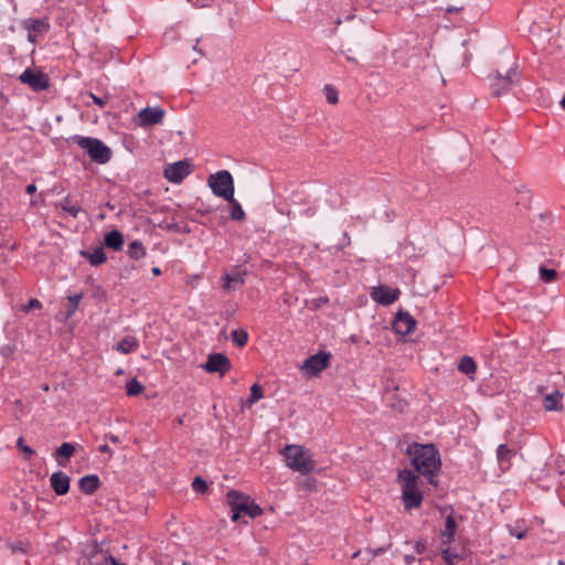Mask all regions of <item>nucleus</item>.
I'll return each mask as SVG.
<instances>
[{
    "instance_id": "f257e3e1",
    "label": "nucleus",
    "mask_w": 565,
    "mask_h": 565,
    "mask_svg": "<svg viewBox=\"0 0 565 565\" xmlns=\"http://www.w3.org/2000/svg\"><path fill=\"white\" fill-rule=\"evenodd\" d=\"M407 455L416 471L427 477L430 484L437 486L435 478L440 469L438 450L433 445L413 443L407 448Z\"/></svg>"
},
{
    "instance_id": "f03ea898",
    "label": "nucleus",
    "mask_w": 565,
    "mask_h": 565,
    "mask_svg": "<svg viewBox=\"0 0 565 565\" xmlns=\"http://www.w3.org/2000/svg\"><path fill=\"white\" fill-rule=\"evenodd\" d=\"M281 454L286 459V465L294 471L307 475L315 469L312 457L303 446L287 445Z\"/></svg>"
},
{
    "instance_id": "7ed1b4c3",
    "label": "nucleus",
    "mask_w": 565,
    "mask_h": 565,
    "mask_svg": "<svg viewBox=\"0 0 565 565\" xmlns=\"http://www.w3.org/2000/svg\"><path fill=\"white\" fill-rule=\"evenodd\" d=\"M226 498L232 510V521L234 522H237L243 514L249 518H256L263 513L260 507L252 501L249 497L244 495L237 490L228 491Z\"/></svg>"
},
{
    "instance_id": "20e7f679",
    "label": "nucleus",
    "mask_w": 565,
    "mask_h": 565,
    "mask_svg": "<svg viewBox=\"0 0 565 565\" xmlns=\"http://www.w3.org/2000/svg\"><path fill=\"white\" fill-rule=\"evenodd\" d=\"M398 480L402 484V499L406 510L418 508L423 501V494L417 489V476L407 469L398 472Z\"/></svg>"
},
{
    "instance_id": "39448f33",
    "label": "nucleus",
    "mask_w": 565,
    "mask_h": 565,
    "mask_svg": "<svg viewBox=\"0 0 565 565\" xmlns=\"http://www.w3.org/2000/svg\"><path fill=\"white\" fill-rule=\"evenodd\" d=\"M72 139L78 147L87 152L94 162L105 164L110 160L111 150L99 139L82 136H74Z\"/></svg>"
},
{
    "instance_id": "423d86ee",
    "label": "nucleus",
    "mask_w": 565,
    "mask_h": 565,
    "mask_svg": "<svg viewBox=\"0 0 565 565\" xmlns=\"http://www.w3.org/2000/svg\"><path fill=\"white\" fill-rule=\"evenodd\" d=\"M207 184L214 195L224 200H232L234 195V180L227 170L217 171L207 179Z\"/></svg>"
},
{
    "instance_id": "0eeeda50",
    "label": "nucleus",
    "mask_w": 565,
    "mask_h": 565,
    "mask_svg": "<svg viewBox=\"0 0 565 565\" xmlns=\"http://www.w3.org/2000/svg\"><path fill=\"white\" fill-rule=\"evenodd\" d=\"M78 565H125L118 563L111 555L99 548L96 544L87 545L82 556L78 558Z\"/></svg>"
},
{
    "instance_id": "6e6552de",
    "label": "nucleus",
    "mask_w": 565,
    "mask_h": 565,
    "mask_svg": "<svg viewBox=\"0 0 565 565\" xmlns=\"http://www.w3.org/2000/svg\"><path fill=\"white\" fill-rule=\"evenodd\" d=\"M489 78L491 81L492 94L494 96H500L507 93L512 85L519 82L520 74L516 67H512L504 76L500 72L495 71L489 75Z\"/></svg>"
},
{
    "instance_id": "1a4fd4ad",
    "label": "nucleus",
    "mask_w": 565,
    "mask_h": 565,
    "mask_svg": "<svg viewBox=\"0 0 565 565\" xmlns=\"http://www.w3.org/2000/svg\"><path fill=\"white\" fill-rule=\"evenodd\" d=\"M22 84L28 85L33 92L45 90L50 86L49 77L41 71L26 68L19 76Z\"/></svg>"
},
{
    "instance_id": "9d476101",
    "label": "nucleus",
    "mask_w": 565,
    "mask_h": 565,
    "mask_svg": "<svg viewBox=\"0 0 565 565\" xmlns=\"http://www.w3.org/2000/svg\"><path fill=\"white\" fill-rule=\"evenodd\" d=\"M38 498L29 492L21 491L11 502L10 508L19 516H26L34 513Z\"/></svg>"
},
{
    "instance_id": "9b49d317",
    "label": "nucleus",
    "mask_w": 565,
    "mask_h": 565,
    "mask_svg": "<svg viewBox=\"0 0 565 565\" xmlns=\"http://www.w3.org/2000/svg\"><path fill=\"white\" fill-rule=\"evenodd\" d=\"M191 173V163L185 160H180L166 166L163 175L172 183H181Z\"/></svg>"
},
{
    "instance_id": "f8f14e48",
    "label": "nucleus",
    "mask_w": 565,
    "mask_h": 565,
    "mask_svg": "<svg viewBox=\"0 0 565 565\" xmlns=\"http://www.w3.org/2000/svg\"><path fill=\"white\" fill-rule=\"evenodd\" d=\"M330 353L319 352L305 360L301 371L310 376H316L329 365Z\"/></svg>"
},
{
    "instance_id": "ddd939ff",
    "label": "nucleus",
    "mask_w": 565,
    "mask_h": 565,
    "mask_svg": "<svg viewBox=\"0 0 565 565\" xmlns=\"http://www.w3.org/2000/svg\"><path fill=\"white\" fill-rule=\"evenodd\" d=\"M203 369L209 373H218L223 376L231 370V361L223 353H212L207 356Z\"/></svg>"
},
{
    "instance_id": "4468645a",
    "label": "nucleus",
    "mask_w": 565,
    "mask_h": 565,
    "mask_svg": "<svg viewBox=\"0 0 565 565\" xmlns=\"http://www.w3.org/2000/svg\"><path fill=\"white\" fill-rule=\"evenodd\" d=\"M416 327V320L406 311L399 310L393 320L392 328L399 335L411 334Z\"/></svg>"
},
{
    "instance_id": "2eb2a0df",
    "label": "nucleus",
    "mask_w": 565,
    "mask_h": 565,
    "mask_svg": "<svg viewBox=\"0 0 565 565\" xmlns=\"http://www.w3.org/2000/svg\"><path fill=\"white\" fill-rule=\"evenodd\" d=\"M399 294L397 288L393 289L386 285H380L372 289L371 298L382 306H388L398 299Z\"/></svg>"
},
{
    "instance_id": "dca6fc26",
    "label": "nucleus",
    "mask_w": 565,
    "mask_h": 565,
    "mask_svg": "<svg viewBox=\"0 0 565 565\" xmlns=\"http://www.w3.org/2000/svg\"><path fill=\"white\" fill-rule=\"evenodd\" d=\"M138 117L140 126H153L162 121L164 110L159 107H146L138 113Z\"/></svg>"
},
{
    "instance_id": "f3484780",
    "label": "nucleus",
    "mask_w": 565,
    "mask_h": 565,
    "mask_svg": "<svg viewBox=\"0 0 565 565\" xmlns=\"http://www.w3.org/2000/svg\"><path fill=\"white\" fill-rule=\"evenodd\" d=\"M70 481V477L63 471H56L50 478L51 488L57 495H64L68 492Z\"/></svg>"
},
{
    "instance_id": "a211bd4d",
    "label": "nucleus",
    "mask_w": 565,
    "mask_h": 565,
    "mask_svg": "<svg viewBox=\"0 0 565 565\" xmlns=\"http://www.w3.org/2000/svg\"><path fill=\"white\" fill-rule=\"evenodd\" d=\"M78 487L83 493L93 494L100 487V480L96 475H87L79 479Z\"/></svg>"
},
{
    "instance_id": "6ab92c4d",
    "label": "nucleus",
    "mask_w": 565,
    "mask_h": 565,
    "mask_svg": "<svg viewBox=\"0 0 565 565\" xmlns=\"http://www.w3.org/2000/svg\"><path fill=\"white\" fill-rule=\"evenodd\" d=\"M512 456H514V451L507 445L502 444L498 447L497 459L502 471H508L510 469Z\"/></svg>"
},
{
    "instance_id": "aec40b11",
    "label": "nucleus",
    "mask_w": 565,
    "mask_h": 565,
    "mask_svg": "<svg viewBox=\"0 0 565 565\" xmlns=\"http://www.w3.org/2000/svg\"><path fill=\"white\" fill-rule=\"evenodd\" d=\"M75 454V446L71 443H63L54 452V458L60 466H65L66 461Z\"/></svg>"
},
{
    "instance_id": "412c9836",
    "label": "nucleus",
    "mask_w": 565,
    "mask_h": 565,
    "mask_svg": "<svg viewBox=\"0 0 565 565\" xmlns=\"http://www.w3.org/2000/svg\"><path fill=\"white\" fill-rule=\"evenodd\" d=\"M28 31L34 32L38 35L44 34L50 30V24L45 19H29L23 22Z\"/></svg>"
},
{
    "instance_id": "4be33fe9",
    "label": "nucleus",
    "mask_w": 565,
    "mask_h": 565,
    "mask_svg": "<svg viewBox=\"0 0 565 565\" xmlns=\"http://www.w3.org/2000/svg\"><path fill=\"white\" fill-rule=\"evenodd\" d=\"M562 397H563V394L559 391H554L553 393L547 394L543 401L544 408L548 412L562 411L563 409V405L561 403Z\"/></svg>"
},
{
    "instance_id": "5701e85b",
    "label": "nucleus",
    "mask_w": 565,
    "mask_h": 565,
    "mask_svg": "<svg viewBox=\"0 0 565 565\" xmlns=\"http://www.w3.org/2000/svg\"><path fill=\"white\" fill-rule=\"evenodd\" d=\"M104 243L108 248L120 250L124 245V236L118 230H113L106 234Z\"/></svg>"
},
{
    "instance_id": "b1692460",
    "label": "nucleus",
    "mask_w": 565,
    "mask_h": 565,
    "mask_svg": "<svg viewBox=\"0 0 565 565\" xmlns=\"http://www.w3.org/2000/svg\"><path fill=\"white\" fill-rule=\"evenodd\" d=\"M81 255L88 259L93 266H98L106 262V254L103 247H97L93 252L82 250Z\"/></svg>"
},
{
    "instance_id": "393cba45",
    "label": "nucleus",
    "mask_w": 565,
    "mask_h": 565,
    "mask_svg": "<svg viewBox=\"0 0 565 565\" xmlns=\"http://www.w3.org/2000/svg\"><path fill=\"white\" fill-rule=\"evenodd\" d=\"M57 206L73 217H77L78 213L81 212V205L76 201H73L70 195L58 202Z\"/></svg>"
},
{
    "instance_id": "a878e982",
    "label": "nucleus",
    "mask_w": 565,
    "mask_h": 565,
    "mask_svg": "<svg viewBox=\"0 0 565 565\" xmlns=\"http://www.w3.org/2000/svg\"><path fill=\"white\" fill-rule=\"evenodd\" d=\"M456 527L457 524L454 516L448 515L446 519L445 530L441 533L444 545L449 544L454 540Z\"/></svg>"
},
{
    "instance_id": "bb28decb",
    "label": "nucleus",
    "mask_w": 565,
    "mask_h": 565,
    "mask_svg": "<svg viewBox=\"0 0 565 565\" xmlns=\"http://www.w3.org/2000/svg\"><path fill=\"white\" fill-rule=\"evenodd\" d=\"M230 205V216L233 221H243L245 218V212L237 200H235L234 195H232V200H226Z\"/></svg>"
},
{
    "instance_id": "cd10ccee",
    "label": "nucleus",
    "mask_w": 565,
    "mask_h": 565,
    "mask_svg": "<svg viewBox=\"0 0 565 565\" xmlns=\"http://www.w3.org/2000/svg\"><path fill=\"white\" fill-rule=\"evenodd\" d=\"M139 347L138 341L132 337H125L118 344L117 350L120 353L128 354L135 352Z\"/></svg>"
},
{
    "instance_id": "c85d7f7f",
    "label": "nucleus",
    "mask_w": 565,
    "mask_h": 565,
    "mask_svg": "<svg viewBox=\"0 0 565 565\" xmlns=\"http://www.w3.org/2000/svg\"><path fill=\"white\" fill-rule=\"evenodd\" d=\"M224 288L225 289H235L237 286H242L244 284V274L242 273H234V274H226L224 276Z\"/></svg>"
},
{
    "instance_id": "c756f323",
    "label": "nucleus",
    "mask_w": 565,
    "mask_h": 565,
    "mask_svg": "<svg viewBox=\"0 0 565 565\" xmlns=\"http://www.w3.org/2000/svg\"><path fill=\"white\" fill-rule=\"evenodd\" d=\"M127 254L132 259H140L146 256V249L142 243L136 239L128 245Z\"/></svg>"
},
{
    "instance_id": "7c9ffc66",
    "label": "nucleus",
    "mask_w": 565,
    "mask_h": 565,
    "mask_svg": "<svg viewBox=\"0 0 565 565\" xmlns=\"http://www.w3.org/2000/svg\"><path fill=\"white\" fill-rule=\"evenodd\" d=\"M458 370L467 375L473 374L477 370V364L471 356H463L459 364Z\"/></svg>"
},
{
    "instance_id": "2f4dec72",
    "label": "nucleus",
    "mask_w": 565,
    "mask_h": 565,
    "mask_svg": "<svg viewBox=\"0 0 565 565\" xmlns=\"http://www.w3.org/2000/svg\"><path fill=\"white\" fill-rule=\"evenodd\" d=\"M263 388L258 384H253L250 387V395L245 402L246 407H250L253 404L258 402L260 398H263Z\"/></svg>"
},
{
    "instance_id": "473e14b6",
    "label": "nucleus",
    "mask_w": 565,
    "mask_h": 565,
    "mask_svg": "<svg viewBox=\"0 0 565 565\" xmlns=\"http://www.w3.org/2000/svg\"><path fill=\"white\" fill-rule=\"evenodd\" d=\"M82 299V294H74L67 297V310L66 318H71L78 308V303Z\"/></svg>"
},
{
    "instance_id": "72a5a7b5",
    "label": "nucleus",
    "mask_w": 565,
    "mask_h": 565,
    "mask_svg": "<svg viewBox=\"0 0 565 565\" xmlns=\"http://www.w3.org/2000/svg\"><path fill=\"white\" fill-rule=\"evenodd\" d=\"M145 387L136 379L130 380L126 384V392L128 396H138L143 392Z\"/></svg>"
},
{
    "instance_id": "f704fd0d",
    "label": "nucleus",
    "mask_w": 565,
    "mask_h": 565,
    "mask_svg": "<svg viewBox=\"0 0 565 565\" xmlns=\"http://www.w3.org/2000/svg\"><path fill=\"white\" fill-rule=\"evenodd\" d=\"M231 338L237 347H244L247 343L248 334L245 330L238 329L232 331Z\"/></svg>"
},
{
    "instance_id": "c9c22d12",
    "label": "nucleus",
    "mask_w": 565,
    "mask_h": 565,
    "mask_svg": "<svg viewBox=\"0 0 565 565\" xmlns=\"http://www.w3.org/2000/svg\"><path fill=\"white\" fill-rule=\"evenodd\" d=\"M557 273L555 269H548L544 266L540 267V278L544 282H552L556 279Z\"/></svg>"
},
{
    "instance_id": "e433bc0d",
    "label": "nucleus",
    "mask_w": 565,
    "mask_h": 565,
    "mask_svg": "<svg viewBox=\"0 0 565 565\" xmlns=\"http://www.w3.org/2000/svg\"><path fill=\"white\" fill-rule=\"evenodd\" d=\"M324 92H326V98L329 104L335 105L339 102L338 90L333 86L326 85Z\"/></svg>"
},
{
    "instance_id": "4c0bfd02",
    "label": "nucleus",
    "mask_w": 565,
    "mask_h": 565,
    "mask_svg": "<svg viewBox=\"0 0 565 565\" xmlns=\"http://www.w3.org/2000/svg\"><path fill=\"white\" fill-rule=\"evenodd\" d=\"M17 447L24 455L25 459H30L35 454L31 447L24 444L23 437L18 438Z\"/></svg>"
},
{
    "instance_id": "58836bf2",
    "label": "nucleus",
    "mask_w": 565,
    "mask_h": 565,
    "mask_svg": "<svg viewBox=\"0 0 565 565\" xmlns=\"http://www.w3.org/2000/svg\"><path fill=\"white\" fill-rule=\"evenodd\" d=\"M192 488L198 493H204L207 490V483L201 477L194 478Z\"/></svg>"
},
{
    "instance_id": "ea45409f",
    "label": "nucleus",
    "mask_w": 565,
    "mask_h": 565,
    "mask_svg": "<svg viewBox=\"0 0 565 565\" xmlns=\"http://www.w3.org/2000/svg\"><path fill=\"white\" fill-rule=\"evenodd\" d=\"M441 556L444 561L449 565H454V559L458 557L457 553L449 547L441 551Z\"/></svg>"
},
{
    "instance_id": "a19ab883",
    "label": "nucleus",
    "mask_w": 565,
    "mask_h": 565,
    "mask_svg": "<svg viewBox=\"0 0 565 565\" xmlns=\"http://www.w3.org/2000/svg\"><path fill=\"white\" fill-rule=\"evenodd\" d=\"M10 550L12 551V553H28L29 551V543H24V542H17V543H12L9 545Z\"/></svg>"
},
{
    "instance_id": "79ce46f5",
    "label": "nucleus",
    "mask_w": 565,
    "mask_h": 565,
    "mask_svg": "<svg viewBox=\"0 0 565 565\" xmlns=\"http://www.w3.org/2000/svg\"><path fill=\"white\" fill-rule=\"evenodd\" d=\"M40 308H42V303L38 299L33 298L23 307V311L29 312L30 310Z\"/></svg>"
},
{
    "instance_id": "37998d69",
    "label": "nucleus",
    "mask_w": 565,
    "mask_h": 565,
    "mask_svg": "<svg viewBox=\"0 0 565 565\" xmlns=\"http://www.w3.org/2000/svg\"><path fill=\"white\" fill-rule=\"evenodd\" d=\"M88 96L92 98L94 104H96L97 106H99L102 108L106 105V103L108 100V97L102 98L93 93H89Z\"/></svg>"
},
{
    "instance_id": "c03bdc74",
    "label": "nucleus",
    "mask_w": 565,
    "mask_h": 565,
    "mask_svg": "<svg viewBox=\"0 0 565 565\" xmlns=\"http://www.w3.org/2000/svg\"><path fill=\"white\" fill-rule=\"evenodd\" d=\"M384 552H386V548H384V547H380V548H376V550L369 548V550L365 551V553L369 554V556H370L369 559L374 558L375 556H377V555H380V554H382ZM369 562L370 561H367V563Z\"/></svg>"
},
{
    "instance_id": "a18cd8bd",
    "label": "nucleus",
    "mask_w": 565,
    "mask_h": 565,
    "mask_svg": "<svg viewBox=\"0 0 565 565\" xmlns=\"http://www.w3.org/2000/svg\"><path fill=\"white\" fill-rule=\"evenodd\" d=\"M510 533H511V535L515 536L518 540H522L526 535L525 531H511Z\"/></svg>"
},
{
    "instance_id": "49530a36",
    "label": "nucleus",
    "mask_w": 565,
    "mask_h": 565,
    "mask_svg": "<svg viewBox=\"0 0 565 565\" xmlns=\"http://www.w3.org/2000/svg\"><path fill=\"white\" fill-rule=\"evenodd\" d=\"M425 550H426V546H425V544H424V543H422V542H417V543L415 544V551H416L418 554L424 553V552H425Z\"/></svg>"
},
{
    "instance_id": "de8ad7c7",
    "label": "nucleus",
    "mask_w": 565,
    "mask_h": 565,
    "mask_svg": "<svg viewBox=\"0 0 565 565\" xmlns=\"http://www.w3.org/2000/svg\"><path fill=\"white\" fill-rule=\"evenodd\" d=\"M1 351H2V354L4 356H9V355H11L13 353V349L11 347H9V345L2 348Z\"/></svg>"
},
{
    "instance_id": "09e8293b",
    "label": "nucleus",
    "mask_w": 565,
    "mask_h": 565,
    "mask_svg": "<svg viewBox=\"0 0 565 565\" xmlns=\"http://www.w3.org/2000/svg\"><path fill=\"white\" fill-rule=\"evenodd\" d=\"M36 38H38V34H36V33L31 32V31H28V40H29L31 43H35V42H36Z\"/></svg>"
},
{
    "instance_id": "8fccbe9b",
    "label": "nucleus",
    "mask_w": 565,
    "mask_h": 565,
    "mask_svg": "<svg viewBox=\"0 0 565 565\" xmlns=\"http://www.w3.org/2000/svg\"><path fill=\"white\" fill-rule=\"evenodd\" d=\"M25 190H26V193L33 194L36 192V186H35V184H29Z\"/></svg>"
},
{
    "instance_id": "3c124183",
    "label": "nucleus",
    "mask_w": 565,
    "mask_h": 565,
    "mask_svg": "<svg viewBox=\"0 0 565 565\" xmlns=\"http://www.w3.org/2000/svg\"><path fill=\"white\" fill-rule=\"evenodd\" d=\"M404 561L406 564L411 565L415 561V557L411 555H405Z\"/></svg>"
},
{
    "instance_id": "603ef678",
    "label": "nucleus",
    "mask_w": 565,
    "mask_h": 565,
    "mask_svg": "<svg viewBox=\"0 0 565 565\" xmlns=\"http://www.w3.org/2000/svg\"><path fill=\"white\" fill-rule=\"evenodd\" d=\"M109 450H110V449H109L108 445H106V444H105V445H102V446L99 447V451H100V452H108Z\"/></svg>"
},
{
    "instance_id": "864d4df0",
    "label": "nucleus",
    "mask_w": 565,
    "mask_h": 565,
    "mask_svg": "<svg viewBox=\"0 0 565 565\" xmlns=\"http://www.w3.org/2000/svg\"><path fill=\"white\" fill-rule=\"evenodd\" d=\"M151 271H152V274H153V275H156V276H159V275L161 274V270H160V268H159V267H153V268L151 269Z\"/></svg>"
},
{
    "instance_id": "5fc2aeb1",
    "label": "nucleus",
    "mask_w": 565,
    "mask_h": 565,
    "mask_svg": "<svg viewBox=\"0 0 565 565\" xmlns=\"http://www.w3.org/2000/svg\"><path fill=\"white\" fill-rule=\"evenodd\" d=\"M345 58L349 62L358 63V61L354 57L350 56V55H347Z\"/></svg>"
},
{
    "instance_id": "6e6d98bb",
    "label": "nucleus",
    "mask_w": 565,
    "mask_h": 565,
    "mask_svg": "<svg viewBox=\"0 0 565 565\" xmlns=\"http://www.w3.org/2000/svg\"><path fill=\"white\" fill-rule=\"evenodd\" d=\"M460 9H458V8L450 7V8L447 9V12H457Z\"/></svg>"
},
{
    "instance_id": "4d7b16f0",
    "label": "nucleus",
    "mask_w": 565,
    "mask_h": 565,
    "mask_svg": "<svg viewBox=\"0 0 565 565\" xmlns=\"http://www.w3.org/2000/svg\"><path fill=\"white\" fill-rule=\"evenodd\" d=\"M110 440H111L113 443H118V441H119V438H118L117 436H111V437H110Z\"/></svg>"
},
{
    "instance_id": "13d9d810",
    "label": "nucleus",
    "mask_w": 565,
    "mask_h": 565,
    "mask_svg": "<svg viewBox=\"0 0 565 565\" xmlns=\"http://www.w3.org/2000/svg\"><path fill=\"white\" fill-rule=\"evenodd\" d=\"M360 554H361V551H356L355 553H353L352 558H356Z\"/></svg>"
}]
</instances>
